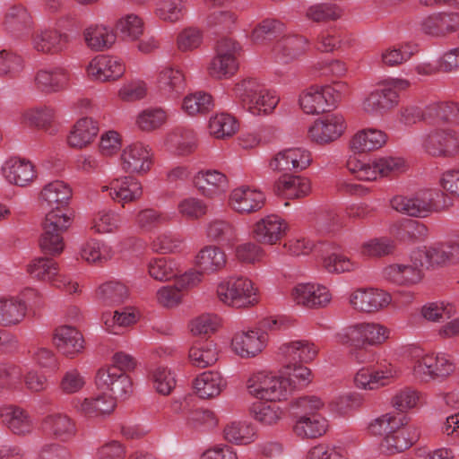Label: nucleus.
Listing matches in <instances>:
<instances>
[{"instance_id":"a18cd8bd","label":"nucleus","mask_w":459,"mask_h":459,"mask_svg":"<svg viewBox=\"0 0 459 459\" xmlns=\"http://www.w3.org/2000/svg\"><path fill=\"white\" fill-rule=\"evenodd\" d=\"M99 299L107 306H117L128 297L126 286L119 281H110L103 283L97 291Z\"/></svg>"},{"instance_id":"9b49d317","label":"nucleus","mask_w":459,"mask_h":459,"mask_svg":"<svg viewBox=\"0 0 459 459\" xmlns=\"http://www.w3.org/2000/svg\"><path fill=\"white\" fill-rule=\"evenodd\" d=\"M420 436L419 429L413 425H409L405 419L403 425L391 429L385 435L381 442V449L389 455L402 453L413 446Z\"/></svg>"},{"instance_id":"39448f33","label":"nucleus","mask_w":459,"mask_h":459,"mask_svg":"<svg viewBox=\"0 0 459 459\" xmlns=\"http://www.w3.org/2000/svg\"><path fill=\"white\" fill-rule=\"evenodd\" d=\"M341 100V90L330 85L309 87L299 98L301 108L307 114L329 111Z\"/></svg>"},{"instance_id":"6e6d98bb","label":"nucleus","mask_w":459,"mask_h":459,"mask_svg":"<svg viewBox=\"0 0 459 459\" xmlns=\"http://www.w3.org/2000/svg\"><path fill=\"white\" fill-rule=\"evenodd\" d=\"M405 419L406 417L403 414L386 413L373 420L368 426V431L374 436L386 435L391 429L403 425Z\"/></svg>"},{"instance_id":"ea45409f","label":"nucleus","mask_w":459,"mask_h":459,"mask_svg":"<svg viewBox=\"0 0 459 459\" xmlns=\"http://www.w3.org/2000/svg\"><path fill=\"white\" fill-rule=\"evenodd\" d=\"M68 36L55 30L41 31L33 39L34 48L43 53H58L66 48Z\"/></svg>"},{"instance_id":"1a4fd4ad","label":"nucleus","mask_w":459,"mask_h":459,"mask_svg":"<svg viewBox=\"0 0 459 459\" xmlns=\"http://www.w3.org/2000/svg\"><path fill=\"white\" fill-rule=\"evenodd\" d=\"M391 204L396 211L414 217H426L436 211L434 193L431 190L418 192L411 197L395 196Z\"/></svg>"},{"instance_id":"5fc2aeb1","label":"nucleus","mask_w":459,"mask_h":459,"mask_svg":"<svg viewBox=\"0 0 459 459\" xmlns=\"http://www.w3.org/2000/svg\"><path fill=\"white\" fill-rule=\"evenodd\" d=\"M143 31L142 20L134 15L129 14L119 20L116 25V32L124 39L135 40Z\"/></svg>"},{"instance_id":"864d4df0","label":"nucleus","mask_w":459,"mask_h":459,"mask_svg":"<svg viewBox=\"0 0 459 459\" xmlns=\"http://www.w3.org/2000/svg\"><path fill=\"white\" fill-rule=\"evenodd\" d=\"M46 256L38 257L28 266L29 273L41 281H50L58 271L57 263L48 257V254L43 253ZM49 256H52L49 255Z\"/></svg>"},{"instance_id":"f8f14e48","label":"nucleus","mask_w":459,"mask_h":459,"mask_svg":"<svg viewBox=\"0 0 459 459\" xmlns=\"http://www.w3.org/2000/svg\"><path fill=\"white\" fill-rule=\"evenodd\" d=\"M344 129V118L342 115L328 114L314 123L308 130V135L312 141L325 144L338 139Z\"/></svg>"},{"instance_id":"4c0bfd02","label":"nucleus","mask_w":459,"mask_h":459,"mask_svg":"<svg viewBox=\"0 0 459 459\" xmlns=\"http://www.w3.org/2000/svg\"><path fill=\"white\" fill-rule=\"evenodd\" d=\"M189 359L197 368H206L218 359L216 344L212 341L199 340L189 350Z\"/></svg>"},{"instance_id":"7c9ffc66","label":"nucleus","mask_w":459,"mask_h":459,"mask_svg":"<svg viewBox=\"0 0 459 459\" xmlns=\"http://www.w3.org/2000/svg\"><path fill=\"white\" fill-rule=\"evenodd\" d=\"M99 127L92 118L83 117L76 122L67 137L68 144L82 149L91 143L97 136Z\"/></svg>"},{"instance_id":"72a5a7b5","label":"nucleus","mask_w":459,"mask_h":459,"mask_svg":"<svg viewBox=\"0 0 459 459\" xmlns=\"http://www.w3.org/2000/svg\"><path fill=\"white\" fill-rule=\"evenodd\" d=\"M109 190V195L113 200L124 203L138 199L143 195L140 182L131 177L114 179L110 184Z\"/></svg>"},{"instance_id":"4d7b16f0","label":"nucleus","mask_w":459,"mask_h":459,"mask_svg":"<svg viewBox=\"0 0 459 459\" xmlns=\"http://www.w3.org/2000/svg\"><path fill=\"white\" fill-rule=\"evenodd\" d=\"M207 236L213 241L230 244L236 238L235 230L225 221H214L207 228Z\"/></svg>"},{"instance_id":"9d476101","label":"nucleus","mask_w":459,"mask_h":459,"mask_svg":"<svg viewBox=\"0 0 459 459\" xmlns=\"http://www.w3.org/2000/svg\"><path fill=\"white\" fill-rule=\"evenodd\" d=\"M312 161L308 151L301 148H290L279 152L270 161L269 167L277 172L290 174L307 168Z\"/></svg>"},{"instance_id":"052dcab7","label":"nucleus","mask_w":459,"mask_h":459,"mask_svg":"<svg viewBox=\"0 0 459 459\" xmlns=\"http://www.w3.org/2000/svg\"><path fill=\"white\" fill-rule=\"evenodd\" d=\"M165 120L166 115L161 108H150L138 116L137 124L143 131H152L159 128Z\"/></svg>"},{"instance_id":"49530a36","label":"nucleus","mask_w":459,"mask_h":459,"mask_svg":"<svg viewBox=\"0 0 459 459\" xmlns=\"http://www.w3.org/2000/svg\"><path fill=\"white\" fill-rule=\"evenodd\" d=\"M284 24L275 19L263 20L253 30L251 34L252 41L255 44H264L281 36L284 31Z\"/></svg>"},{"instance_id":"58836bf2","label":"nucleus","mask_w":459,"mask_h":459,"mask_svg":"<svg viewBox=\"0 0 459 459\" xmlns=\"http://www.w3.org/2000/svg\"><path fill=\"white\" fill-rule=\"evenodd\" d=\"M307 40L302 36L292 35L282 38L275 46L278 57L283 63H289L305 53Z\"/></svg>"},{"instance_id":"09e8293b","label":"nucleus","mask_w":459,"mask_h":459,"mask_svg":"<svg viewBox=\"0 0 459 459\" xmlns=\"http://www.w3.org/2000/svg\"><path fill=\"white\" fill-rule=\"evenodd\" d=\"M427 116L442 122L459 125V103L446 101L427 108Z\"/></svg>"},{"instance_id":"423d86ee","label":"nucleus","mask_w":459,"mask_h":459,"mask_svg":"<svg viewBox=\"0 0 459 459\" xmlns=\"http://www.w3.org/2000/svg\"><path fill=\"white\" fill-rule=\"evenodd\" d=\"M455 370V364L445 355H426L418 359L413 366V375L421 382L444 380Z\"/></svg>"},{"instance_id":"603ef678","label":"nucleus","mask_w":459,"mask_h":459,"mask_svg":"<svg viewBox=\"0 0 459 459\" xmlns=\"http://www.w3.org/2000/svg\"><path fill=\"white\" fill-rule=\"evenodd\" d=\"M209 128L216 138H225L233 135L238 129L237 120L229 114H219L210 119Z\"/></svg>"},{"instance_id":"0e129e2a","label":"nucleus","mask_w":459,"mask_h":459,"mask_svg":"<svg viewBox=\"0 0 459 459\" xmlns=\"http://www.w3.org/2000/svg\"><path fill=\"white\" fill-rule=\"evenodd\" d=\"M307 16L317 22L336 20L342 16V10L334 4H321L309 7Z\"/></svg>"},{"instance_id":"3c124183","label":"nucleus","mask_w":459,"mask_h":459,"mask_svg":"<svg viewBox=\"0 0 459 459\" xmlns=\"http://www.w3.org/2000/svg\"><path fill=\"white\" fill-rule=\"evenodd\" d=\"M249 413L263 425L275 424L281 416V411L275 403L268 404L261 401L253 403L249 408Z\"/></svg>"},{"instance_id":"37998d69","label":"nucleus","mask_w":459,"mask_h":459,"mask_svg":"<svg viewBox=\"0 0 459 459\" xmlns=\"http://www.w3.org/2000/svg\"><path fill=\"white\" fill-rule=\"evenodd\" d=\"M87 46L95 51H103L111 47L116 40V35L103 26H90L84 32Z\"/></svg>"},{"instance_id":"c756f323","label":"nucleus","mask_w":459,"mask_h":459,"mask_svg":"<svg viewBox=\"0 0 459 459\" xmlns=\"http://www.w3.org/2000/svg\"><path fill=\"white\" fill-rule=\"evenodd\" d=\"M386 139L387 136L383 131L364 129L351 138L350 145L355 153H362L381 148Z\"/></svg>"},{"instance_id":"f03ea898","label":"nucleus","mask_w":459,"mask_h":459,"mask_svg":"<svg viewBox=\"0 0 459 459\" xmlns=\"http://www.w3.org/2000/svg\"><path fill=\"white\" fill-rule=\"evenodd\" d=\"M233 91L241 107L255 116L271 113L279 102V98L255 78L242 80Z\"/></svg>"},{"instance_id":"7ed1b4c3","label":"nucleus","mask_w":459,"mask_h":459,"mask_svg":"<svg viewBox=\"0 0 459 459\" xmlns=\"http://www.w3.org/2000/svg\"><path fill=\"white\" fill-rule=\"evenodd\" d=\"M217 296L221 302L237 308L258 302L252 281L243 277L230 278L221 282L217 287Z\"/></svg>"},{"instance_id":"4be33fe9","label":"nucleus","mask_w":459,"mask_h":459,"mask_svg":"<svg viewBox=\"0 0 459 459\" xmlns=\"http://www.w3.org/2000/svg\"><path fill=\"white\" fill-rule=\"evenodd\" d=\"M123 169L127 173H145L150 169L149 151L143 143H135L124 150L122 156Z\"/></svg>"},{"instance_id":"de8ad7c7","label":"nucleus","mask_w":459,"mask_h":459,"mask_svg":"<svg viewBox=\"0 0 459 459\" xmlns=\"http://www.w3.org/2000/svg\"><path fill=\"white\" fill-rule=\"evenodd\" d=\"M285 368L288 370V377H283V383L289 390V394L294 389L306 387L312 381L311 370L302 363L291 364L290 368L286 364Z\"/></svg>"},{"instance_id":"2eb2a0df","label":"nucleus","mask_w":459,"mask_h":459,"mask_svg":"<svg viewBox=\"0 0 459 459\" xmlns=\"http://www.w3.org/2000/svg\"><path fill=\"white\" fill-rule=\"evenodd\" d=\"M310 190V181L307 178L291 174H283L273 185V193L286 199L303 198Z\"/></svg>"},{"instance_id":"6e6552de","label":"nucleus","mask_w":459,"mask_h":459,"mask_svg":"<svg viewBox=\"0 0 459 459\" xmlns=\"http://www.w3.org/2000/svg\"><path fill=\"white\" fill-rule=\"evenodd\" d=\"M95 382L99 389L109 392L115 402L117 399L125 400L133 391L130 377L117 368L99 369Z\"/></svg>"},{"instance_id":"c85d7f7f","label":"nucleus","mask_w":459,"mask_h":459,"mask_svg":"<svg viewBox=\"0 0 459 459\" xmlns=\"http://www.w3.org/2000/svg\"><path fill=\"white\" fill-rule=\"evenodd\" d=\"M186 86L185 76L180 70L166 67L160 72L158 87L168 98H178L185 91Z\"/></svg>"},{"instance_id":"338daca9","label":"nucleus","mask_w":459,"mask_h":459,"mask_svg":"<svg viewBox=\"0 0 459 459\" xmlns=\"http://www.w3.org/2000/svg\"><path fill=\"white\" fill-rule=\"evenodd\" d=\"M375 160L380 177H393L404 170L405 162L400 157H380Z\"/></svg>"},{"instance_id":"79ce46f5","label":"nucleus","mask_w":459,"mask_h":459,"mask_svg":"<svg viewBox=\"0 0 459 459\" xmlns=\"http://www.w3.org/2000/svg\"><path fill=\"white\" fill-rule=\"evenodd\" d=\"M226 264L224 252L213 246L204 247L196 256V264L204 272L213 273L221 270Z\"/></svg>"},{"instance_id":"69168bd1","label":"nucleus","mask_w":459,"mask_h":459,"mask_svg":"<svg viewBox=\"0 0 459 459\" xmlns=\"http://www.w3.org/2000/svg\"><path fill=\"white\" fill-rule=\"evenodd\" d=\"M220 325V318L213 314H204L191 322L194 335H207L214 333Z\"/></svg>"},{"instance_id":"ddd939ff","label":"nucleus","mask_w":459,"mask_h":459,"mask_svg":"<svg viewBox=\"0 0 459 459\" xmlns=\"http://www.w3.org/2000/svg\"><path fill=\"white\" fill-rule=\"evenodd\" d=\"M420 25L425 34L445 37L459 30V13H435L423 19Z\"/></svg>"},{"instance_id":"412c9836","label":"nucleus","mask_w":459,"mask_h":459,"mask_svg":"<svg viewBox=\"0 0 459 459\" xmlns=\"http://www.w3.org/2000/svg\"><path fill=\"white\" fill-rule=\"evenodd\" d=\"M43 430L61 441H68L76 434L74 421L66 414L52 413L42 420Z\"/></svg>"},{"instance_id":"cd10ccee","label":"nucleus","mask_w":459,"mask_h":459,"mask_svg":"<svg viewBox=\"0 0 459 459\" xmlns=\"http://www.w3.org/2000/svg\"><path fill=\"white\" fill-rule=\"evenodd\" d=\"M289 368L291 364L307 363L315 359L317 349L308 341H294L283 344L280 348Z\"/></svg>"},{"instance_id":"f704fd0d","label":"nucleus","mask_w":459,"mask_h":459,"mask_svg":"<svg viewBox=\"0 0 459 459\" xmlns=\"http://www.w3.org/2000/svg\"><path fill=\"white\" fill-rule=\"evenodd\" d=\"M4 26L16 37L27 35L30 31L31 16L22 5H14L5 15Z\"/></svg>"},{"instance_id":"20e7f679","label":"nucleus","mask_w":459,"mask_h":459,"mask_svg":"<svg viewBox=\"0 0 459 459\" xmlns=\"http://www.w3.org/2000/svg\"><path fill=\"white\" fill-rule=\"evenodd\" d=\"M247 387L250 394L269 402L286 400L289 395L283 377L265 371L253 374L247 380Z\"/></svg>"},{"instance_id":"aec40b11","label":"nucleus","mask_w":459,"mask_h":459,"mask_svg":"<svg viewBox=\"0 0 459 459\" xmlns=\"http://www.w3.org/2000/svg\"><path fill=\"white\" fill-rule=\"evenodd\" d=\"M88 73L101 82L115 81L124 74L125 65L116 57L99 56L90 63Z\"/></svg>"},{"instance_id":"b1692460","label":"nucleus","mask_w":459,"mask_h":459,"mask_svg":"<svg viewBox=\"0 0 459 459\" xmlns=\"http://www.w3.org/2000/svg\"><path fill=\"white\" fill-rule=\"evenodd\" d=\"M4 178L19 186H25L36 178L34 166L29 160L10 159L3 167Z\"/></svg>"},{"instance_id":"473e14b6","label":"nucleus","mask_w":459,"mask_h":459,"mask_svg":"<svg viewBox=\"0 0 459 459\" xmlns=\"http://www.w3.org/2000/svg\"><path fill=\"white\" fill-rule=\"evenodd\" d=\"M226 386V382L219 372L207 371L198 376L194 382L196 394L202 399L218 396Z\"/></svg>"},{"instance_id":"f3484780","label":"nucleus","mask_w":459,"mask_h":459,"mask_svg":"<svg viewBox=\"0 0 459 459\" xmlns=\"http://www.w3.org/2000/svg\"><path fill=\"white\" fill-rule=\"evenodd\" d=\"M291 296L297 304L309 308L325 306L330 301V294L325 286H315L311 283L298 284L292 290Z\"/></svg>"},{"instance_id":"a878e982","label":"nucleus","mask_w":459,"mask_h":459,"mask_svg":"<svg viewBox=\"0 0 459 459\" xmlns=\"http://www.w3.org/2000/svg\"><path fill=\"white\" fill-rule=\"evenodd\" d=\"M194 185L200 194L212 197L227 189L228 178L218 170L200 171L194 178Z\"/></svg>"},{"instance_id":"5701e85b","label":"nucleus","mask_w":459,"mask_h":459,"mask_svg":"<svg viewBox=\"0 0 459 459\" xmlns=\"http://www.w3.org/2000/svg\"><path fill=\"white\" fill-rule=\"evenodd\" d=\"M397 92L391 88L373 91L363 102V109L369 115H383L397 104Z\"/></svg>"},{"instance_id":"a19ab883","label":"nucleus","mask_w":459,"mask_h":459,"mask_svg":"<svg viewBox=\"0 0 459 459\" xmlns=\"http://www.w3.org/2000/svg\"><path fill=\"white\" fill-rule=\"evenodd\" d=\"M26 309V304L20 299H0V324L6 326L20 323Z\"/></svg>"},{"instance_id":"a211bd4d","label":"nucleus","mask_w":459,"mask_h":459,"mask_svg":"<svg viewBox=\"0 0 459 459\" xmlns=\"http://www.w3.org/2000/svg\"><path fill=\"white\" fill-rule=\"evenodd\" d=\"M230 205L238 212L251 213L259 211L264 205V195L257 190L241 186L232 191Z\"/></svg>"},{"instance_id":"e433bc0d","label":"nucleus","mask_w":459,"mask_h":459,"mask_svg":"<svg viewBox=\"0 0 459 459\" xmlns=\"http://www.w3.org/2000/svg\"><path fill=\"white\" fill-rule=\"evenodd\" d=\"M2 421L15 435H25L32 429L31 420L27 413L14 406L2 409Z\"/></svg>"},{"instance_id":"4468645a","label":"nucleus","mask_w":459,"mask_h":459,"mask_svg":"<svg viewBox=\"0 0 459 459\" xmlns=\"http://www.w3.org/2000/svg\"><path fill=\"white\" fill-rule=\"evenodd\" d=\"M391 300L390 295L377 289L358 290L351 296V306L362 312L372 313L387 306Z\"/></svg>"},{"instance_id":"bf43d9fd","label":"nucleus","mask_w":459,"mask_h":459,"mask_svg":"<svg viewBox=\"0 0 459 459\" xmlns=\"http://www.w3.org/2000/svg\"><path fill=\"white\" fill-rule=\"evenodd\" d=\"M157 16L169 22L180 20L184 15V4L182 0H160L156 8Z\"/></svg>"},{"instance_id":"f257e3e1","label":"nucleus","mask_w":459,"mask_h":459,"mask_svg":"<svg viewBox=\"0 0 459 459\" xmlns=\"http://www.w3.org/2000/svg\"><path fill=\"white\" fill-rule=\"evenodd\" d=\"M40 196L48 206L53 207L42 221L39 247L42 253L59 255L65 248L63 234L73 223V212L65 209L72 197V189L63 181L48 184Z\"/></svg>"},{"instance_id":"c03bdc74","label":"nucleus","mask_w":459,"mask_h":459,"mask_svg":"<svg viewBox=\"0 0 459 459\" xmlns=\"http://www.w3.org/2000/svg\"><path fill=\"white\" fill-rule=\"evenodd\" d=\"M393 377L391 370L360 369L354 377L355 385L363 389H377L389 383Z\"/></svg>"},{"instance_id":"2f4dec72","label":"nucleus","mask_w":459,"mask_h":459,"mask_svg":"<svg viewBox=\"0 0 459 459\" xmlns=\"http://www.w3.org/2000/svg\"><path fill=\"white\" fill-rule=\"evenodd\" d=\"M327 421L317 413L300 415L293 426V432L302 438H316L325 433Z\"/></svg>"},{"instance_id":"393cba45","label":"nucleus","mask_w":459,"mask_h":459,"mask_svg":"<svg viewBox=\"0 0 459 459\" xmlns=\"http://www.w3.org/2000/svg\"><path fill=\"white\" fill-rule=\"evenodd\" d=\"M233 351L243 358L255 357L264 347V335L258 331L237 333L231 341Z\"/></svg>"},{"instance_id":"c9c22d12","label":"nucleus","mask_w":459,"mask_h":459,"mask_svg":"<svg viewBox=\"0 0 459 459\" xmlns=\"http://www.w3.org/2000/svg\"><path fill=\"white\" fill-rule=\"evenodd\" d=\"M68 80V74L63 68L39 70L35 77L38 89L43 92L61 91L66 86Z\"/></svg>"},{"instance_id":"8fccbe9b","label":"nucleus","mask_w":459,"mask_h":459,"mask_svg":"<svg viewBox=\"0 0 459 459\" xmlns=\"http://www.w3.org/2000/svg\"><path fill=\"white\" fill-rule=\"evenodd\" d=\"M183 109L190 116L205 114L213 108L212 98L205 92H195L185 97Z\"/></svg>"},{"instance_id":"0eeeda50","label":"nucleus","mask_w":459,"mask_h":459,"mask_svg":"<svg viewBox=\"0 0 459 459\" xmlns=\"http://www.w3.org/2000/svg\"><path fill=\"white\" fill-rule=\"evenodd\" d=\"M424 150L434 157H455L459 154V132L454 129H435L423 141Z\"/></svg>"},{"instance_id":"13d9d810","label":"nucleus","mask_w":459,"mask_h":459,"mask_svg":"<svg viewBox=\"0 0 459 459\" xmlns=\"http://www.w3.org/2000/svg\"><path fill=\"white\" fill-rule=\"evenodd\" d=\"M238 68V60L214 56L208 67L209 74L215 79L221 80L233 75Z\"/></svg>"},{"instance_id":"dca6fc26","label":"nucleus","mask_w":459,"mask_h":459,"mask_svg":"<svg viewBox=\"0 0 459 459\" xmlns=\"http://www.w3.org/2000/svg\"><path fill=\"white\" fill-rule=\"evenodd\" d=\"M286 225L277 215L258 221L253 229V238L262 244L273 245L285 234Z\"/></svg>"},{"instance_id":"e2e57ef3","label":"nucleus","mask_w":459,"mask_h":459,"mask_svg":"<svg viewBox=\"0 0 459 459\" xmlns=\"http://www.w3.org/2000/svg\"><path fill=\"white\" fill-rule=\"evenodd\" d=\"M150 275L160 281H169L177 277L178 273L171 262L165 257L156 258L149 264Z\"/></svg>"},{"instance_id":"774afa93","label":"nucleus","mask_w":459,"mask_h":459,"mask_svg":"<svg viewBox=\"0 0 459 459\" xmlns=\"http://www.w3.org/2000/svg\"><path fill=\"white\" fill-rule=\"evenodd\" d=\"M165 221L166 217L161 212L152 208L140 211L136 216V224L146 231L159 227Z\"/></svg>"},{"instance_id":"6ab92c4d","label":"nucleus","mask_w":459,"mask_h":459,"mask_svg":"<svg viewBox=\"0 0 459 459\" xmlns=\"http://www.w3.org/2000/svg\"><path fill=\"white\" fill-rule=\"evenodd\" d=\"M54 343L66 357H74L84 349L82 334L74 327L63 325L56 330Z\"/></svg>"},{"instance_id":"bb28decb","label":"nucleus","mask_w":459,"mask_h":459,"mask_svg":"<svg viewBox=\"0 0 459 459\" xmlns=\"http://www.w3.org/2000/svg\"><path fill=\"white\" fill-rule=\"evenodd\" d=\"M74 407L87 418H97L111 413L116 407V402L111 395L103 393L95 397L85 398L82 402H77Z\"/></svg>"},{"instance_id":"680f3d73","label":"nucleus","mask_w":459,"mask_h":459,"mask_svg":"<svg viewBox=\"0 0 459 459\" xmlns=\"http://www.w3.org/2000/svg\"><path fill=\"white\" fill-rule=\"evenodd\" d=\"M152 380L156 391L163 395H168L176 386L175 377L165 367H158L152 372Z\"/></svg>"}]
</instances>
